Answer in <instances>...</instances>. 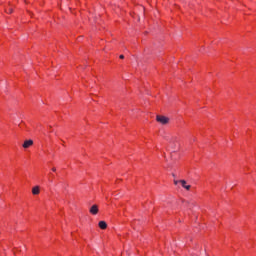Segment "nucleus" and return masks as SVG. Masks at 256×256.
<instances>
[{
	"mask_svg": "<svg viewBox=\"0 0 256 256\" xmlns=\"http://www.w3.org/2000/svg\"><path fill=\"white\" fill-rule=\"evenodd\" d=\"M156 121L161 123L162 125H166V124L169 123V118H167L165 116L157 115L156 116Z\"/></svg>",
	"mask_w": 256,
	"mask_h": 256,
	"instance_id": "obj_1",
	"label": "nucleus"
},
{
	"mask_svg": "<svg viewBox=\"0 0 256 256\" xmlns=\"http://www.w3.org/2000/svg\"><path fill=\"white\" fill-rule=\"evenodd\" d=\"M89 212L92 214V215H96L99 213V206L98 205H93L90 207L89 209Z\"/></svg>",
	"mask_w": 256,
	"mask_h": 256,
	"instance_id": "obj_2",
	"label": "nucleus"
},
{
	"mask_svg": "<svg viewBox=\"0 0 256 256\" xmlns=\"http://www.w3.org/2000/svg\"><path fill=\"white\" fill-rule=\"evenodd\" d=\"M34 144L33 140H25L24 143L22 144V147L24 149L30 148Z\"/></svg>",
	"mask_w": 256,
	"mask_h": 256,
	"instance_id": "obj_3",
	"label": "nucleus"
},
{
	"mask_svg": "<svg viewBox=\"0 0 256 256\" xmlns=\"http://www.w3.org/2000/svg\"><path fill=\"white\" fill-rule=\"evenodd\" d=\"M180 183H181L182 187L185 188L186 190H190L191 189V185H187V181L180 180Z\"/></svg>",
	"mask_w": 256,
	"mask_h": 256,
	"instance_id": "obj_4",
	"label": "nucleus"
},
{
	"mask_svg": "<svg viewBox=\"0 0 256 256\" xmlns=\"http://www.w3.org/2000/svg\"><path fill=\"white\" fill-rule=\"evenodd\" d=\"M40 193V188L39 186H35L32 188V194L38 195Z\"/></svg>",
	"mask_w": 256,
	"mask_h": 256,
	"instance_id": "obj_5",
	"label": "nucleus"
},
{
	"mask_svg": "<svg viewBox=\"0 0 256 256\" xmlns=\"http://www.w3.org/2000/svg\"><path fill=\"white\" fill-rule=\"evenodd\" d=\"M98 225H99V227H100L101 229H107V227H108V225H107V223H106L105 221H100V222L98 223Z\"/></svg>",
	"mask_w": 256,
	"mask_h": 256,
	"instance_id": "obj_6",
	"label": "nucleus"
},
{
	"mask_svg": "<svg viewBox=\"0 0 256 256\" xmlns=\"http://www.w3.org/2000/svg\"><path fill=\"white\" fill-rule=\"evenodd\" d=\"M119 58H120V59H125L124 54H120Z\"/></svg>",
	"mask_w": 256,
	"mask_h": 256,
	"instance_id": "obj_7",
	"label": "nucleus"
},
{
	"mask_svg": "<svg viewBox=\"0 0 256 256\" xmlns=\"http://www.w3.org/2000/svg\"><path fill=\"white\" fill-rule=\"evenodd\" d=\"M179 183H181V181L174 180V184H175V185H177V184H179Z\"/></svg>",
	"mask_w": 256,
	"mask_h": 256,
	"instance_id": "obj_8",
	"label": "nucleus"
},
{
	"mask_svg": "<svg viewBox=\"0 0 256 256\" xmlns=\"http://www.w3.org/2000/svg\"><path fill=\"white\" fill-rule=\"evenodd\" d=\"M167 141H168L169 143H173V140H169V139H167Z\"/></svg>",
	"mask_w": 256,
	"mask_h": 256,
	"instance_id": "obj_9",
	"label": "nucleus"
},
{
	"mask_svg": "<svg viewBox=\"0 0 256 256\" xmlns=\"http://www.w3.org/2000/svg\"><path fill=\"white\" fill-rule=\"evenodd\" d=\"M52 171H53V172H56V171H57V169H56V168H52Z\"/></svg>",
	"mask_w": 256,
	"mask_h": 256,
	"instance_id": "obj_10",
	"label": "nucleus"
},
{
	"mask_svg": "<svg viewBox=\"0 0 256 256\" xmlns=\"http://www.w3.org/2000/svg\"><path fill=\"white\" fill-rule=\"evenodd\" d=\"M8 12L12 13V12H13V10H12V9H10Z\"/></svg>",
	"mask_w": 256,
	"mask_h": 256,
	"instance_id": "obj_11",
	"label": "nucleus"
}]
</instances>
